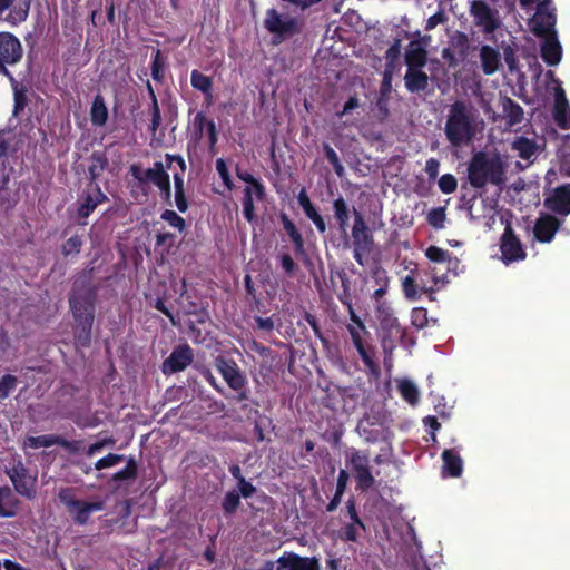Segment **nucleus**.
I'll return each mask as SVG.
<instances>
[{"mask_svg": "<svg viewBox=\"0 0 570 570\" xmlns=\"http://www.w3.org/2000/svg\"><path fill=\"white\" fill-rule=\"evenodd\" d=\"M98 287L90 282L73 288L69 296V306L75 321V344L89 347L92 337Z\"/></svg>", "mask_w": 570, "mask_h": 570, "instance_id": "obj_1", "label": "nucleus"}, {"mask_svg": "<svg viewBox=\"0 0 570 570\" xmlns=\"http://www.w3.org/2000/svg\"><path fill=\"white\" fill-rule=\"evenodd\" d=\"M478 110L463 100H455L449 107L444 134L452 147L470 144L478 129Z\"/></svg>", "mask_w": 570, "mask_h": 570, "instance_id": "obj_2", "label": "nucleus"}, {"mask_svg": "<svg viewBox=\"0 0 570 570\" xmlns=\"http://www.w3.org/2000/svg\"><path fill=\"white\" fill-rule=\"evenodd\" d=\"M468 179L473 188L481 189L488 184L501 186L504 183V166L499 157H489L484 151L475 153L468 165Z\"/></svg>", "mask_w": 570, "mask_h": 570, "instance_id": "obj_3", "label": "nucleus"}, {"mask_svg": "<svg viewBox=\"0 0 570 570\" xmlns=\"http://www.w3.org/2000/svg\"><path fill=\"white\" fill-rule=\"evenodd\" d=\"M214 364L227 386L235 392L232 400L235 403L248 401L250 396L248 380L236 361L218 355L215 357Z\"/></svg>", "mask_w": 570, "mask_h": 570, "instance_id": "obj_4", "label": "nucleus"}, {"mask_svg": "<svg viewBox=\"0 0 570 570\" xmlns=\"http://www.w3.org/2000/svg\"><path fill=\"white\" fill-rule=\"evenodd\" d=\"M129 173L140 185L153 183L160 190L164 200L170 202V177L161 161H155L154 167L146 170L141 168L140 164H131Z\"/></svg>", "mask_w": 570, "mask_h": 570, "instance_id": "obj_5", "label": "nucleus"}, {"mask_svg": "<svg viewBox=\"0 0 570 570\" xmlns=\"http://www.w3.org/2000/svg\"><path fill=\"white\" fill-rule=\"evenodd\" d=\"M59 501L66 507L73 522L83 525L89 521L91 513L104 509L102 502H86L75 497V489L61 488L58 492Z\"/></svg>", "mask_w": 570, "mask_h": 570, "instance_id": "obj_6", "label": "nucleus"}, {"mask_svg": "<svg viewBox=\"0 0 570 570\" xmlns=\"http://www.w3.org/2000/svg\"><path fill=\"white\" fill-rule=\"evenodd\" d=\"M264 28L279 40L293 37L299 32L297 18L282 14L275 8L266 10Z\"/></svg>", "mask_w": 570, "mask_h": 570, "instance_id": "obj_7", "label": "nucleus"}, {"mask_svg": "<svg viewBox=\"0 0 570 570\" xmlns=\"http://www.w3.org/2000/svg\"><path fill=\"white\" fill-rule=\"evenodd\" d=\"M23 56L20 40L9 31H0V73L14 81L7 66L17 65Z\"/></svg>", "mask_w": 570, "mask_h": 570, "instance_id": "obj_8", "label": "nucleus"}, {"mask_svg": "<svg viewBox=\"0 0 570 570\" xmlns=\"http://www.w3.org/2000/svg\"><path fill=\"white\" fill-rule=\"evenodd\" d=\"M6 474L9 476L17 493L32 500L36 498V483L37 476L31 475L29 469L21 460L6 469Z\"/></svg>", "mask_w": 570, "mask_h": 570, "instance_id": "obj_9", "label": "nucleus"}, {"mask_svg": "<svg viewBox=\"0 0 570 570\" xmlns=\"http://www.w3.org/2000/svg\"><path fill=\"white\" fill-rule=\"evenodd\" d=\"M557 22L556 8L552 0H543L537 4V12L531 19V30L539 37L556 36L554 26Z\"/></svg>", "mask_w": 570, "mask_h": 570, "instance_id": "obj_10", "label": "nucleus"}, {"mask_svg": "<svg viewBox=\"0 0 570 570\" xmlns=\"http://www.w3.org/2000/svg\"><path fill=\"white\" fill-rule=\"evenodd\" d=\"M469 12L474 24L485 35L493 33L500 27L499 12L484 0L471 1Z\"/></svg>", "mask_w": 570, "mask_h": 570, "instance_id": "obj_11", "label": "nucleus"}, {"mask_svg": "<svg viewBox=\"0 0 570 570\" xmlns=\"http://www.w3.org/2000/svg\"><path fill=\"white\" fill-rule=\"evenodd\" d=\"M346 330L365 367L370 373L377 375L380 373V367L374 360V347L372 345H367L364 340V336L370 335L367 328L357 330L355 325H346Z\"/></svg>", "mask_w": 570, "mask_h": 570, "instance_id": "obj_12", "label": "nucleus"}, {"mask_svg": "<svg viewBox=\"0 0 570 570\" xmlns=\"http://www.w3.org/2000/svg\"><path fill=\"white\" fill-rule=\"evenodd\" d=\"M264 570H321L320 561L315 557H301L294 552H285L276 564L268 562Z\"/></svg>", "mask_w": 570, "mask_h": 570, "instance_id": "obj_13", "label": "nucleus"}, {"mask_svg": "<svg viewBox=\"0 0 570 570\" xmlns=\"http://www.w3.org/2000/svg\"><path fill=\"white\" fill-rule=\"evenodd\" d=\"M501 258L505 265L523 261L527 256L522 243L510 225H507L500 239Z\"/></svg>", "mask_w": 570, "mask_h": 570, "instance_id": "obj_14", "label": "nucleus"}, {"mask_svg": "<svg viewBox=\"0 0 570 570\" xmlns=\"http://www.w3.org/2000/svg\"><path fill=\"white\" fill-rule=\"evenodd\" d=\"M194 361L193 348L188 344L176 346L163 363V373L174 374L186 370Z\"/></svg>", "mask_w": 570, "mask_h": 570, "instance_id": "obj_15", "label": "nucleus"}, {"mask_svg": "<svg viewBox=\"0 0 570 570\" xmlns=\"http://www.w3.org/2000/svg\"><path fill=\"white\" fill-rule=\"evenodd\" d=\"M30 7L31 0H22L17 3H14V0H0V16L9 10L4 21L14 27L27 21Z\"/></svg>", "mask_w": 570, "mask_h": 570, "instance_id": "obj_16", "label": "nucleus"}, {"mask_svg": "<svg viewBox=\"0 0 570 570\" xmlns=\"http://www.w3.org/2000/svg\"><path fill=\"white\" fill-rule=\"evenodd\" d=\"M544 207L552 213L567 216L570 214V184L553 189L544 199Z\"/></svg>", "mask_w": 570, "mask_h": 570, "instance_id": "obj_17", "label": "nucleus"}, {"mask_svg": "<svg viewBox=\"0 0 570 570\" xmlns=\"http://www.w3.org/2000/svg\"><path fill=\"white\" fill-rule=\"evenodd\" d=\"M561 226V220L550 214H541L533 226L534 238L539 243H551Z\"/></svg>", "mask_w": 570, "mask_h": 570, "instance_id": "obj_18", "label": "nucleus"}, {"mask_svg": "<svg viewBox=\"0 0 570 570\" xmlns=\"http://www.w3.org/2000/svg\"><path fill=\"white\" fill-rule=\"evenodd\" d=\"M354 213V224L352 227V238H353V247L364 248L372 250L374 239L372 232L366 225L363 215L357 212L355 208Z\"/></svg>", "mask_w": 570, "mask_h": 570, "instance_id": "obj_19", "label": "nucleus"}, {"mask_svg": "<svg viewBox=\"0 0 570 570\" xmlns=\"http://www.w3.org/2000/svg\"><path fill=\"white\" fill-rule=\"evenodd\" d=\"M279 219L284 230L286 232L291 242L293 243L296 255L298 257H302L304 263H309L311 261L305 250L304 238L299 230L297 229V227L295 226L294 222L285 213H281Z\"/></svg>", "mask_w": 570, "mask_h": 570, "instance_id": "obj_20", "label": "nucleus"}, {"mask_svg": "<svg viewBox=\"0 0 570 570\" xmlns=\"http://www.w3.org/2000/svg\"><path fill=\"white\" fill-rule=\"evenodd\" d=\"M298 205L302 207L304 215L313 222L317 232L324 235L327 230V225L325 218L321 215L318 209L312 203L309 196L307 195L305 189H302L297 196Z\"/></svg>", "mask_w": 570, "mask_h": 570, "instance_id": "obj_21", "label": "nucleus"}, {"mask_svg": "<svg viewBox=\"0 0 570 570\" xmlns=\"http://www.w3.org/2000/svg\"><path fill=\"white\" fill-rule=\"evenodd\" d=\"M108 200V197L102 193L101 188L98 184L95 185V190L92 194L87 193L82 196L77 214L79 218L86 219L88 218L95 209L98 207V205L105 203Z\"/></svg>", "mask_w": 570, "mask_h": 570, "instance_id": "obj_22", "label": "nucleus"}, {"mask_svg": "<svg viewBox=\"0 0 570 570\" xmlns=\"http://www.w3.org/2000/svg\"><path fill=\"white\" fill-rule=\"evenodd\" d=\"M553 119L560 129H570V106L561 88L556 94Z\"/></svg>", "mask_w": 570, "mask_h": 570, "instance_id": "obj_23", "label": "nucleus"}, {"mask_svg": "<svg viewBox=\"0 0 570 570\" xmlns=\"http://www.w3.org/2000/svg\"><path fill=\"white\" fill-rule=\"evenodd\" d=\"M407 69H422L428 62V51L420 41L413 40L404 55Z\"/></svg>", "mask_w": 570, "mask_h": 570, "instance_id": "obj_24", "label": "nucleus"}, {"mask_svg": "<svg viewBox=\"0 0 570 570\" xmlns=\"http://www.w3.org/2000/svg\"><path fill=\"white\" fill-rule=\"evenodd\" d=\"M430 78L422 69H406L404 75V86L411 94L426 91Z\"/></svg>", "mask_w": 570, "mask_h": 570, "instance_id": "obj_25", "label": "nucleus"}, {"mask_svg": "<svg viewBox=\"0 0 570 570\" xmlns=\"http://www.w3.org/2000/svg\"><path fill=\"white\" fill-rule=\"evenodd\" d=\"M481 68L484 75H493L501 67V55L498 49L483 45L480 49Z\"/></svg>", "mask_w": 570, "mask_h": 570, "instance_id": "obj_26", "label": "nucleus"}, {"mask_svg": "<svg viewBox=\"0 0 570 570\" xmlns=\"http://www.w3.org/2000/svg\"><path fill=\"white\" fill-rule=\"evenodd\" d=\"M334 218L337 222L338 230L343 238L347 242V228L350 222V208L343 196H338L333 200Z\"/></svg>", "mask_w": 570, "mask_h": 570, "instance_id": "obj_27", "label": "nucleus"}, {"mask_svg": "<svg viewBox=\"0 0 570 570\" xmlns=\"http://www.w3.org/2000/svg\"><path fill=\"white\" fill-rule=\"evenodd\" d=\"M443 472L451 478H459L463 471V460L452 449H445L441 454Z\"/></svg>", "mask_w": 570, "mask_h": 570, "instance_id": "obj_28", "label": "nucleus"}, {"mask_svg": "<svg viewBox=\"0 0 570 570\" xmlns=\"http://www.w3.org/2000/svg\"><path fill=\"white\" fill-rule=\"evenodd\" d=\"M88 178L91 183H96L107 169L109 161L105 151L95 150L89 157Z\"/></svg>", "mask_w": 570, "mask_h": 570, "instance_id": "obj_29", "label": "nucleus"}, {"mask_svg": "<svg viewBox=\"0 0 570 570\" xmlns=\"http://www.w3.org/2000/svg\"><path fill=\"white\" fill-rule=\"evenodd\" d=\"M562 57V48L556 36L548 38L541 47V58L549 66H557Z\"/></svg>", "mask_w": 570, "mask_h": 570, "instance_id": "obj_30", "label": "nucleus"}, {"mask_svg": "<svg viewBox=\"0 0 570 570\" xmlns=\"http://www.w3.org/2000/svg\"><path fill=\"white\" fill-rule=\"evenodd\" d=\"M502 111L509 127L519 125L524 118L523 108L510 97L502 99Z\"/></svg>", "mask_w": 570, "mask_h": 570, "instance_id": "obj_31", "label": "nucleus"}, {"mask_svg": "<svg viewBox=\"0 0 570 570\" xmlns=\"http://www.w3.org/2000/svg\"><path fill=\"white\" fill-rule=\"evenodd\" d=\"M402 291L407 299L415 301L421 297L422 292L433 294L435 289L433 286L426 287L425 285L419 287L412 271L411 274L402 279Z\"/></svg>", "mask_w": 570, "mask_h": 570, "instance_id": "obj_32", "label": "nucleus"}, {"mask_svg": "<svg viewBox=\"0 0 570 570\" xmlns=\"http://www.w3.org/2000/svg\"><path fill=\"white\" fill-rule=\"evenodd\" d=\"M19 501L14 498L11 489L6 487H0V517L1 518H11L17 513Z\"/></svg>", "mask_w": 570, "mask_h": 570, "instance_id": "obj_33", "label": "nucleus"}, {"mask_svg": "<svg viewBox=\"0 0 570 570\" xmlns=\"http://www.w3.org/2000/svg\"><path fill=\"white\" fill-rule=\"evenodd\" d=\"M108 119V109L104 97L98 94L95 96L90 108V120L95 126H104Z\"/></svg>", "mask_w": 570, "mask_h": 570, "instance_id": "obj_34", "label": "nucleus"}, {"mask_svg": "<svg viewBox=\"0 0 570 570\" xmlns=\"http://www.w3.org/2000/svg\"><path fill=\"white\" fill-rule=\"evenodd\" d=\"M255 190L253 186H246L243 189V216L248 223H253L256 218L255 214Z\"/></svg>", "mask_w": 570, "mask_h": 570, "instance_id": "obj_35", "label": "nucleus"}, {"mask_svg": "<svg viewBox=\"0 0 570 570\" xmlns=\"http://www.w3.org/2000/svg\"><path fill=\"white\" fill-rule=\"evenodd\" d=\"M236 176L242 181L246 183L247 186H253L255 190V197L256 199L263 200L266 196L265 186L264 184L256 177H254L253 174H250L247 170H243L239 167L236 168Z\"/></svg>", "mask_w": 570, "mask_h": 570, "instance_id": "obj_36", "label": "nucleus"}, {"mask_svg": "<svg viewBox=\"0 0 570 570\" xmlns=\"http://www.w3.org/2000/svg\"><path fill=\"white\" fill-rule=\"evenodd\" d=\"M397 390L404 401L411 405H416L420 401V392L417 386L410 380H401Z\"/></svg>", "mask_w": 570, "mask_h": 570, "instance_id": "obj_37", "label": "nucleus"}, {"mask_svg": "<svg viewBox=\"0 0 570 570\" xmlns=\"http://www.w3.org/2000/svg\"><path fill=\"white\" fill-rule=\"evenodd\" d=\"M126 465L124 469L112 474V482H121L128 480H136L138 476V464L134 456L126 458Z\"/></svg>", "mask_w": 570, "mask_h": 570, "instance_id": "obj_38", "label": "nucleus"}, {"mask_svg": "<svg viewBox=\"0 0 570 570\" xmlns=\"http://www.w3.org/2000/svg\"><path fill=\"white\" fill-rule=\"evenodd\" d=\"M450 45L461 59H465L468 57L470 42L466 33L462 31H455V33L451 36Z\"/></svg>", "mask_w": 570, "mask_h": 570, "instance_id": "obj_39", "label": "nucleus"}, {"mask_svg": "<svg viewBox=\"0 0 570 570\" xmlns=\"http://www.w3.org/2000/svg\"><path fill=\"white\" fill-rule=\"evenodd\" d=\"M512 146L518 151L519 157L525 160H529L537 150L534 141L527 137H518Z\"/></svg>", "mask_w": 570, "mask_h": 570, "instance_id": "obj_40", "label": "nucleus"}, {"mask_svg": "<svg viewBox=\"0 0 570 570\" xmlns=\"http://www.w3.org/2000/svg\"><path fill=\"white\" fill-rule=\"evenodd\" d=\"M165 66H166V57L163 55L160 49H156L153 55L151 61V77L157 82H163L165 78Z\"/></svg>", "mask_w": 570, "mask_h": 570, "instance_id": "obj_41", "label": "nucleus"}, {"mask_svg": "<svg viewBox=\"0 0 570 570\" xmlns=\"http://www.w3.org/2000/svg\"><path fill=\"white\" fill-rule=\"evenodd\" d=\"M190 83H191L193 88L202 91L204 95H209V91L213 90L212 78L202 73L198 70L191 71Z\"/></svg>", "mask_w": 570, "mask_h": 570, "instance_id": "obj_42", "label": "nucleus"}, {"mask_svg": "<svg viewBox=\"0 0 570 570\" xmlns=\"http://www.w3.org/2000/svg\"><path fill=\"white\" fill-rule=\"evenodd\" d=\"M239 507L240 494L236 490L228 491L222 501V510L224 514L227 517L233 515Z\"/></svg>", "mask_w": 570, "mask_h": 570, "instance_id": "obj_43", "label": "nucleus"}, {"mask_svg": "<svg viewBox=\"0 0 570 570\" xmlns=\"http://www.w3.org/2000/svg\"><path fill=\"white\" fill-rule=\"evenodd\" d=\"M59 436L57 434H43L38 436H29L26 440V444L32 449L49 448L58 445Z\"/></svg>", "mask_w": 570, "mask_h": 570, "instance_id": "obj_44", "label": "nucleus"}, {"mask_svg": "<svg viewBox=\"0 0 570 570\" xmlns=\"http://www.w3.org/2000/svg\"><path fill=\"white\" fill-rule=\"evenodd\" d=\"M426 258L435 264H441L448 262L451 263V253L441 247L431 245L425 249Z\"/></svg>", "mask_w": 570, "mask_h": 570, "instance_id": "obj_45", "label": "nucleus"}, {"mask_svg": "<svg viewBox=\"0 0 570 570\" xmlns=\"http://www.w3.org/2000/svg\"><path fill=\"white\" fill-rule=\"evenodd\" d=\"M365 529L366 528H365V524L363 521H362V525L356 524L355 521H351L350 523H346L342 528L341 538L344 541L356 542L360 537V530L365 531Z\"/></svg>", "mask_w": 570, "mask_h": 570, "instance_id": "obj_46", "label": "nucleus"}, {"mask_svg": "<svg viewBox=\"0 0 570 570\" xmlns=\"http://www.w3.org/2000/svg\"><path fill=\"white\" fill-rule=\"evenodd\" d=\"M446 219L445 207H435L432 208L426 217L429 225H431L435 229L444 228V223Z\"/></svg>", "mask_w": 570, "mask_h": 570, "instance_id": "obj_47", "label": "nucleus"}, {"mask_svg": "<svg viewBox=\"0 0 570 570\" xmlns=\"http://www.w3.org/2000/svg\"><path fill=\"white\" fill-rule=\"evenodd\" d=\"M355 479L357 483V488L362 491H367L371 489L375 482L374 476L372 475L370 466L365 469H361L355 472Z\"/></svg>", "mask_w": 570, "mask_h": 570, "instance_id": "obj_48", "label": "nucleus"}, {"mask_svg": "<svg viewBox=\"0 0 570 570\" xmlns=\"http://www.w3.org/2000/svg\"><path fill=\"white\" fill-rule=\"evenodd\" d=\"M82 247V238L79 235L69 237L61 246V252L65 257L70 255H78Z\"/></svg>", "mask_w": 570, "mask_h": 570, "instance_id": "obj_49", "label": "nucleus"}, {"mask_svg": "<svg viewBox=\"0 0 570 570\" xmlns=\"http://www.w3.org/2000/svg\"><path fill=\"white\" fill-rule=\"evenodd\" d=\"M277 261L284 272V274L288 277H293L298 271V264L294 261V258L288 253H282L277 256Z\"/></svg>", "mask_w": 570, "mask_h": 570, "instance_id": "obj_50", "label": "nucleus"}, {"mask_svg": "<svg viewBox=\"0 0 570 570\" xmlns=\"http://www.w3.org/2000/svg\"><path fill=\"white\" fill-rule=\"evenodd\" d=\"M323 150L326 159L333 166L336 175L342 177L344 174V166L342 165L337 153L328 144H324Z\"/></svg>", "mask_w": 570, "mask_h": 570, "instance_id": "obj_51", "label": "nucleus"}, {"mask_svg": "<svg viewBox=\"0 0 570 570\" xmlns=\"http://www.w3.org/2000/svg\"><path fill=\"white\" fill-rule=\"evenodd\" d=\"M18 379L12 374H6L0 379V402L6 400L17 387Z\"/></svg>", "mask_w": 570, "mask_h": 570, "instance_id": "obj_52", "label": "nucleus"}, {"mask_svg": "<svg viewBox=\"0 0 570 570\" xmlns=\"http://www.w3.org/2000/svg\"><path fill=\"white\" fill-rule=\"evenodd\" d=\"M58 445L65 449L69 454L75 455L80 452L86 453V446L83 440H67L63 436H59Z\"/></svg>", "mask_w": 570, "mask_h": 570, "instance_id": "obj_53", "label": "nucleus"}, {"mask_svg": "<svg viewBox=\"0 0 570 570\" xmlns=\"http://www.w3.org/2000/svg\"><path fill=\"white\" fill-rule=\"evenodd\" d=\"M124 454L108 453L106 456L99 459L95 463V470L101 471L125 461Z\"/></svg>", "mask_w": 570, "mask_h": 570, "instance_id": "obj_54", "label": "nucleus"}, {"mask_svg": "<svg viewBox=\"0 0 570 570\" xmlns=\"http://www.w3.org/2000/svg\"><path fill=\"white\" fill-rule=\"evenodd\" d=\"M160 218L167 222L171 227L177 228L179 232H183L186 227L185 219L179 216L175 210L165 209Z\"/></svg>", "mask_w": 570, "mask_h": 570, "instance_id": "obj_55", "label": "nucleus"}, {"mask_svg": "<svg viewBox=\"0 0 570 570\" xmlns=\"http://www.w3.org/2000/svg\"><path fill=\"white\" fill-rule=\"evenodd\" d=\"M411 323L417 330L428 325V311L424 307H415L411 312Z\"/></svg>", "mask_w": 570, "mask_h": 570, "instance_id": "obj_56", "label": "nucleus"}, {"mask_svg": "<svg viewBox=\"0 0 570 570\" xmlns=\"http://www.w3.org/2000/svg\"><path fill=\"white\" fill-rule=\"evenodd\" d=\"M458 181L452 174H444L439 179V188L443 194H452L456 190Z\"/></svg>", "mask_w": 570, "mask_h": 570, "instance_id": "obj_57", "label": "nucleus"}, {"mask_svg": "<svg viewBox=\"0 0 570 570\" xmlns=\"http://www.w3.org/2000/svg\"><path fill=\"white\" fill-rule=\"evenodd\" d=\"M401 55V39H394L393 43L385 52V58L387 60L386 66L394 68L395 61L400 58Z\"/></svg>", "mask_w": 570, "mask_h": 570, "instance_id": "obj_58", "label": "nucleus"}, {"mask_svg": "<svg viewBox=\"0 0 570 570\" xmlns=\"http://www.w3.org/2000/svg\"><path fill=\"white\" fill-rule=\"evenodd\" d=\"M350 463L354 472L360 471V468L365 469L368 466V455L354 450L351 454Z\"/></svg>", "mask_w": 570, "mask_h": 570, "instance_id": "obj_59", "label": "nucleus"}, {"mask_svg": "<svg viewBox=\"0 0 570 570\" xmlns=\"http://www.w3.org/2000/svg\"><path fill=\"white\" fill-rule=\"evenodd\" d=\"M28 104L27 95L23 90H16L13 97V110L12 115L18 117L26 108Z\"/></svg>", "mask_w": 570, "mask_h": 570, "instance_id": "obj_60", "label": "nucleus"}, {"mask_svg": "<svg viewBox=\"0 0 570 570\" xmlns=\"http://www.w3.org/2000/svg\"><path fill=\"white\" fill-rule=\"evenodd\" d=\"M216 170L219 177L222 178L224 185L230 190L234 187V185L224 159L219 158L216 160Z\"/></svg>", "mask_w": 570, "mask_h": 570, "instance_id": "obj_61", "label": "nucleus"}, {"mask_svg": "<svg viewBox=\"0 0 570 570\" xmlns=\"http://www.w3.org/2000/svg\"><path fill=\"white\" fill-rule=\"evenodd\" d=\"M199 373L216 392H218L220 395H225V389L217 382L216 377L213 375L208 367L203 366L199 368Z\"/></svg>", "mask_w": 570, "mask_h": 570, "instance_id": "obj_62", "label": "nucleus"}, {"mask_svg": "<svg viewBox=\"0 0 570 570\" xmlns=\"http://www.w3.org/2000/svg\"><path fill=\"white\" fill-rule=\"evenodd\" d=\"M206 131H207V137H208L209 151L215 154V151H216L215 148H216V145L218 141V131L216 128V124L213 119H209V121L207 122Z\"/></svg>", "mask_w": 570, "mask_h": 570, "instance_id": "obj_63", "label": "nucleus"}, {"mask_svg": "<svg viewBox=\"0 0 570 570\" xmlns=\"http://www.w3.org/2000/svg\"><path fill=\"white\" fill-rule=\"evenodd\" d=\"M304 320L312 327L315 336L317 338H320L323 343H326V338L323 335V332H322V328H321L317 317L315 315H313L312 313L305 312Z\"/></svg>", "mask_w": 570, "mask_h": 570, "instance_id": "obj_64", "label": "nucleus"}]
</instances>
